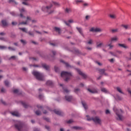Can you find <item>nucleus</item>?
Wrapping results in <instances>:
<instances>
[{
    "label": "nucleus",
    "mask_w": 131,
    "mask_h": 131,
    "mask_svg": "<svg viewBox=\"0 0 131 131\" xmlns=\"http://www.w3.org/2000/svg\"><path fill=\"white\" fill-rule=\"evenodd\" d=\"M9 50H10V51H15V48H13L12 47H8Z\"/></svg>",
    "instance_id": "8fccbe9b"
},
{
    "label": "nucleus",
    "mask_w": 131,
    "mask_h": 131,
    "mask_svg": "<svg viewBox=\"0 0 131 131\" xmlns=\"http://www.w3.org/2000/svg\"><path fill=\"white\" fill-rule=\"evenodd\" d=\"M29 21H31V18L29 16L27 17V21H22L19 24V25H26L27 23H29Z\"/></svg>",
    "instance_id": "6e6552de"
},
{
    "label": "nucleus",
    "mask_w": 131,
    "mask_h": 131,
    "mask_svg": "<svg viewBox=\"0 0 131 131\" xmlns=\"http://www.w3.org/2000/svg\"><path fill=\"white\" fill-rule=\"evenodd\" d=\"M54 112L55 113V114H57V115H60L61 116H63V113H62V112L60 111L54 110Z\"/></svg>",
    "instance_id": "ddd939ff"
},
{
    "label": "nucleus",
    "mask_w": 131,
    "mask_h": 131,
    "mask_svg": "<svg viewBox=\"0 0 131 131\" xmlns=\"http://www.w3.org/2000/svg\"><path fill=\"white\" fill-rule=\"evenodd\" d=\"M5 49H7V47L0 46V50H5Z\"/></svg>",
    "instance_id": "ea45409f"
},
{
    "label": "nucleus",
    "mask_w": 131,
    "mask_h": 131,
    "mask_svg": "<svg viewBox=\"0 0 131 131\" xmlns=\"http://www.w3.org/2000/svg\"><path fill=\"white\" fill-rule=\"evenodd\" d=\"M103 44L102 42L99 43V42H97L96 43V48H102V47H103Z\"/></svg>",
    "instance_id": "6ab92c4d"
},
{
    "label": "nucleus",
    "mask_w": 131,
    "mask_h": 131,
    "mask_svg": "<svg viewBox=\"0 0 131 131\" xmlns=\"http://www.w3.org/2000/svg\"><path fill=\"white\" fill-rule=\"evenodd\" d=\"M60 62H61L62 63H64V64H66L67 67H69V64L68 63L65 62L63 60H60Z\"/></svg>",
    "instance_id": "c9c22d12"
},
{
    "label": "nucleus",
    "mask_w": 131,
    "mask_h": 131,
    "mask_svg": "<svg viewBox=\"0 0 131 131\" xmlns=\"http://www.w3.org/2000/svg\"><path fill=\"white\" fill-rule=\"evenodd\" d=\"M122 27L124 28L125 29H128L129 26L128 25H122Z\"/></svg>",
    "instance_id": "473e14b6"
},
{
    "label": "nucleus",
    "mask_w": 131,
    "mask_h": 131,
    "mask_svg": "<svg viewBox=\"0 0 131 131\" xmlns=\"http://www.w3.org/2000/svg\"><path fill=\"white\" fill-rule=\"evenodd\" d=\"M112 32H113V33H114L115 32H117V29H113V30H112Z\"/></svg>",
    "instance_id": "3c124183"
},
{
    "label": "nucleus",
    "mask_w": 131,
    "mask_h": 131,
    "mask_svg": "<svg viewBox=\"0 0 131 131\" xmlns=\"http://www.w3.org/2000/svg\"><path fill=\"white\" fill-rule=\"evenodd\" d=\"M42 66L43 68H44L46 70H49L50 69V66H49L46 64H43L42 65Z\"/></svg>",
    "instance_id": "aec40b11"
},
{
    "label": "nucleus",
    "mask_w": 131,
    "mask_h": 131,
    "mask_svg": "<svg viewBox=\"0 0 131 131\" xmlns=\"http://www.w3.org/2000/svg\"><path fill=\"white\" fill-rule=\"evenodd\" d=\"M44 120H46V121H47V122H50V119L49 118H43Z\"/></svg>",
    "instance_id": "37998d69"
},
{
    "label": "nucleus",
    "mask_w": 131,
    "mask_h": 131,
    "mask_svg": "<svg viewBox=\"0 0 131 131\" xmlns=\"http://www.w3.org/2000/svg\"><path fill=\"white\" fill-rule=\"evenodd\" d=\"M12 59H16V56H11L10 58H9V60H11Z\"/></svg>",
    "instance_id": "6e6d98bb"
},
{
    "label": "nucleus",
    "mask_w": 131,
    "mask_h": 131,
    "mask_svg": "<svg viewBox=\"0 0 131 131\" xmlns=\"http://www.w3.org/2000/svg\"><path fill=\"white\" fill-rule=\"evenodd\" d=\"M88 92H90V93H91V94H98V89H93L91 90L90 89H88Z\"/></svg>",
    "instance_id": "9d476101"
},
{
    "label": "nucleus",
    "mask_w": 131,
    "mask_h": 131,
    "mask_svg": "<svg viewBox=\"0 0 131 131\" xmlns=\"http://www.w3.org/2000/svg\"><path fill=\"white\" fill-rule=\"evenodd\" d=\"M12 25H17V23L15 22V21H13L12 23Z\"/></svg>",
    "instance_id": "680f3d73"
},
{
    "label": "nucleus",
    "mask_w": 131,
    "mask_h": 131,
    "mask_svg": "<svg viewBox=\"0 0 131 131\" xmlns=\"http://www.w3.org/2000/svg\"><path fill=\"white\" fill-rule=\"evenodd\" d=\"M22 105L24 106L25 108H28V105L26 104L25 102H21Z\"/></svg>",
    "instance_id": "c756f323"
},
{
    "label": "nucleus",
    "mask_w": 131,
    "mask_h": 131,
    "mask_svg": "<svg viewBox=\"0 0 131 131\" xmlns=\"http://www.w3.org/2000/svg\"><path fill=\"white\" fill-rule=\"evenodd\" d=\"M87 43L88 45H92V43H93V40L90 39L88 42Z\"/></svg>",
    "instance_id": "a18cd8bd"
},
{
    "label": "nucleus",
    "mask_w": 131,
    "mask_h": 131,
    "mask_svg": "<svg viewBox=\"0 0 131 131\" xmlns=\"http://www.w3.org/2000/svg\"><path fill=\"white\" fill-rule=\"evenodd\" d=\"M43 98V96L42 95H39V99H42Z\"/></svg>",
    "instance_id": "69168bd1"
},
{
    "label": "nucleus",
    "mask_w": 131,
    "mask_h": 131,
    "mask_svg": "<svg viewBox=\"0 0 131 131\" xmlns=\"http://www.w3.org/2000/svg\"><path fill=\"white\" fill-rule=\"evenodd\" d=\"M27 33L30 35V36H34V33L31 31H29Z\"/></svg>",
    "instance_id": "2f4dec72"
},
{
    "label": "nucleus",
    "mask_w": 131,
    "mask_h": 131,
    "mask_svg": "<svg viewBox=\"0 0 131 131\" xmlns=\"http://www.w3.org/2000/svg\"><path fill=\"white\" fill-rule=\"evenodd\" d=\"M95 62L96 63V64H98L99 66H102V63H100L98 61H95Z\"/></svg>",
    "instance_id": "13d9d810"
},
{
    "label": "nucleus",
    "mask_w": 131,
    "mask_h": 131,
    "mask_svg": "<svg viewBox=\"0 0 131 131\" xmlns=\"http://www.w3.org/2000/svg\"><path fill=\"white\" fill-rule=\"evenodd\" d=\"M66 13H69L70 12V9L67 8L65 10Z\"/></svg>",
    "instance_id": "603ef678"
},
{
    "label": "nucleus",
    "mask_w": 131,
    "mask_h": 131,
    "mask_svg": "<svg viewBox=\"0 0 131 131\" xmlns=\"http://www.w3.org/2000/svg\"><path fill=\"white\" fill-rule=\"evenodd\" d=\"M4 82H5V84L6 86H9V85H10V83L7 80L5 81Z\"/></svg>",
    "instance_id": "72a5a7b5"
},
{
    "label": "nucleus",
    "mask_w": 131,
    "mask_h": 131,
    "mask_svg": "<svg viewBox=\"0 0 131 131\" xmlns=\"http://www.w3.org/2000/svg\"><path fill=\"white\" fill-rule=\"evenodd\" d=\"M1 103H2V104H3V105H7V103H6V102L4 101V100H1Z\"/></svg>",
    "instance_id": "864d4df0"
},
{
    "label": "nucleus",
    "mask_w": 131,
    "mask_h": 131,
    "mask_svg": "<svg viewBox=\"0 0 131 131\" xmlns=\"http://www.w3.org/2000/svg\"><path fill=\"white\" fill-rule=\"evenodd\" d=\"M114 61V59L112 58L110 60V62H111V63H113V62Z\"/></svg>",
    "instance_id": "0e129e2a"
},
{
    "label": "nucleus",
    "mask_w": 131,
    "mask_h": 131,
    "mask_svg": "<svg viewBox=\"0 0 131 131\" xmlns=\"http://www.w3.org/2000/svg\"><path fill=\"white\" fill-rule=\"evenodd\" d=\"M76 70H77L78 73H79V74L80 75L82 76V77H83V78H86V75H85L84 73H82V72H81L80 71V70L77 69Z\"/></svg>",
    "instance_id": "1a4fd4ad"
},
{
    "label": "nucleus",
    "mask_w": 131,
    "mask_h": 131,
    "mask_svg": "<svg viewBox=\"0 0 131 131\" xmlns=\"http://www.w3.org/2000/svg\"><path fill=\"white\" fill-rule=\"evenodd\" d=\"M19 12L20 13L19 16L21 17V18H23V13H25L26 12V10L24 8H22L21 10L19 9Z\"/></svg>",
    "instance_id": "4468645a"
},
{
    "label": "nucleus",
    "mask_w": 131,
    "mask_h": 131,
    "mask_svg": "<svg viewBox=\"0 0 131 131\" xmlns=\"http://www.w3.org/2000/svg\"><path fill=\"white\" fill-rule=\"evenodd\" d=\"M54 30L56 32H57L58 34H61V29H60V28L55 27H54Z\"/></svg>",
    "instance_id": "f3484780"
},
{
    "label": "nucleus",
    "mask_w": 131,
    "mask_h": 131,
    "mask_svg": "<svg viewBox=\"0 0 131 131\" xmlns=\"http://www.w3.org/2000/svg\"><path fill=\"white\" fill-rule=\"evenodd\" d=\"M53 7V5H51L50 6L47 7H43L42 8V11L43 12H46V13H48V14H52L53 13V10H51V8Z\"/></svg>",
    "instance_id": "423d86ee"
},
{
    "label": "nucleus",
    "mask_w": 131,
    "mask_h": 131,
    "mask_svg": "<svg viewBox=\"0 0 131 131\" xmlns=\"http://www.w3.org/2000/svg\"><path fill=\"white\" fill-rule=\"evenodd\" d=\"M117 91H118V92H119V93H120V94H123V92H122L121 89H120V88L119 87L117 88Z\"/></svg>",
    "instance_id": "c85d7f7f"
},
{
    "label": "nucleus",
    "mask_w": 131,
    "mask_h": 131,
    "mask_svg": "<svg viewBox=\"0 0 131 131\" xmlns=\"http://www.w3.org/2000/svg\"><path fill=\"white\" fill-rule=\"evenodd\" d=\"M79 91H80V90H79V89L76 88V89H75L74 92L76 93V94H77V93H78V92H79Z\"/></svg>",
    "instance_id": "58836bf2"
},
{
    "label": "nucleus",
    "mask_w": 131,
    "mask_h": 131,
    "mask_svg": "<svg viewBox=\"0 0 131 131\" xmlns=\"http://www.w3.org/2000/svg\"><path fill=\"white\" fill-rule=\"evenodd\" d=\"M32 74L36 77L37 80H39L40 81H42V80H45V76L42 73H39L37 71H34L32 72Z\"/></svg>",
    "instance_id": "f257e3e1"
},
{
    "label": "nucleus",
    "mask_w": 131,
    "mask_h": 131,
    "mask_svg": "<svg viewBox=\"0 0 131 131\" xmlns=\"http://www.w3.org/2000/svg\"><path fill=\"white\" fill-rule=\"evenodd\" d=\"M65 99L66 101H68V102H70L72 101V99H73V98L71 96L67 95L65 96Z\"/></svg>",
    "instance_id": "9b49d317"
},
{
    "label": "nucleus",
    "mask_w": 131,
    "mask_h": 131,
    "mask_svg": "<svg viewBox=\"0 0 131 131\" xmlns=\"http://www.w3.org/2000/svg\"><path fill=\"white\" fill-rule=\"evenodd\" d=\"M83 107H84V109H88V105L84 101L81 102Z\"/></svg>",
    "instance_id": "5701e85b"
},
{
    "label": "nucleus",
    "mask_w": 131,
    "mask_h": 131,
    "mask_svg": "<svg viewBox=\"0 0 131 131\" xmlns=\"http://www.w3.org/2000/svg\"><path fill=\"white\" fill-rule=\"evenodd\" d=\"M53 4L56 7H59V6H60V4L57 2H53Z\"/></svg>",
    "instance_id": "79ce46f5"
},
{
    "label": "nucleus",
    "mask_w": 131,
    "mask_h": 131,
    "mask_svg": "<svg viewBox=\"0 0 131 131\" xmlns=\"http://www.w3.org/2000/svg\"><path fill=\"white\" fill-rule=\"evenodd\" d=\"M14 127L18 131H22L24 129L23 123L20 121H17L14 125Z\"/></svg>",
    "instance_id": "39448f33"
},
{
    "label": "nucleus",
    "mask_w": 131,
    "mask_h": 131,
    "mask_svg": "<svg viewBox=\"0 0 131 131\" xmlns=\"http://www.w3.org/2000/svg\"><path fill=\"white\" fill-rule=\"evenodd\" d=\"M19 29L20 30H22V31L23 32H26V33H28V32H27V30H26V29L25 28H19Z\"/></svg>",
    "instance_id": "cd10ccee"
},
{
    "label": "nucleus",
    "mask_w": 131,
    "mask_h": 131,
    "mask_svg": "<svg viewBox=\"0 0 131 131\" xmlns=\"http://www.w3.org/2000/svg\"><path fill=\"white\" fill-rule=\"evenodd\" d=\"M13 93L14 94H18V95H21V93L19 92V90L18 89H15L13 90Z\"/></svg>",
    "instance_id": "b1692460"
},
{
    "label": "nucleus",
    "mask_w": 131,
    "mask_h": 131,
    "mask_svg": "<svg viewBox=\"0 0 131 131\" xmlns=\"http://www.w3.org/2000/svg\"><path fill=\"white\" fill-rule=\"evenodd\" d=\"M119 47H120V48H123L124 49H126L127 48V46H125L124 44H118Z\"/></svg>",
    "instance_id": "393cba45"
},
{
    "label": "nucleus",
    "mask_w": 131,
    "mask_h": 131,
    "mask_svg": "<svg viewBox=\"0 0 131 131\" xmlns=\"http://www.w3.org/2000/svg\"><path fill=\"white\" fill-rule=\"evenodd\" d=\"M106 114H110V111L108 110H106L105 111Z\"/></svg>",
    "instance_id": "4d7b16f0"
},
{
    "label": "nucleus",
    "mask_w": 131,
    "mask_h": 131,
    "mask_svg": "<svg viewBox=\"0 0 131 131\" xmlns=\"http://www.w3.org/2000/svg\"><path fill=\"white\" fill-rule=\"evenodd\" d=\"M101 92H102L103 93H105V94H107L108 93V90H107V89H106L105 88H101Z\"/></svg>",
    "instance_id": "bb28decb"
},
{
    "label": "nucleus",
    "mask_w": 131,
    "mask_h": 131,
    "mask_svg": "<svg viewBox=\"0 0 131 131\" xmlns=\"http://www.w3.org/2000/svg\"><path fill=\"white\" fill-rule=\"evenodd\" d=\"M114 111L116 112V114L118 118L117 119L119 120H123V116H122V113L123 112L122 110H116L115 108H114Z\"/></svg>",
    "instance_id": "7ed1b4c3"
},
{
    "label": "nucleus",
    "mask_w": 131,
    "mask_h": 131,
    "mask_svg": "<svg viewBox=\"0 0 131 131\" xmlns=\"http://www.w3.org/2000/svg\"><path fill=\"white\" fill-rule=\"evenodd\" d=\"M2 24L3 26L5 27V26H8V23H7V21L5 20H2Z\"/></svg>",
    "instance_id": "412c9836"
},
{
    "label": "nucleus",
    "mask_w": 131,
    "mask_h": 131,
    "mask_svg": "<svg viewBox=\"0 0 131 131\" xmlns=\"http://www.w3.org/2000/svg\"><path fill=\"white\" fill-rule=\"evenodd\" d=\"M116 99H117V100H119L122 99V98H121V97H120V96H118V95H117V96H116Z\"/></svg>",
    "instance_id": "49530a36"
},
{
    "label": "nucleus",
    "mask_w": 131,
    "mask_h": 131,
    "mask_svg": "<svg viewBox=\"0 0 131 131\" xmlns=\"http://www.w3.org/2000/svg\"><path fill=\"white\" fill-rule=\"evenodd\" d=\"M100 74H104V75H107V74L105 73V70L104 69H100L99 70Z\"/></svg>",
    "instance_id": "4be33fe9"
},
{
    "label": "nucleus",
    "mask_w": 131,
    "mask_h": 131,
    "mask_svg": "<svg viewBox=\"0 0 131 131\" xmlns=\"http://www.w3.org/2000/svg\"><path fill=\"white\" fill-rule=\"evenodd\" d=\"M85 19H86V20H89V19H90V16H89V15L86 16Z\"/></svg>",
    "instance_id": "e2e57ef3"
},
{
    "label": "nucleus",
    "mask_w": 131,
    "mask_h": 131,
    "mask_svg": "<svg viewBox=\"0 0 131 131\" xmlns=\"http://www.w3.org/2000/svg\"><path fill=\"white\" fill-rule=\"evenodd\" d=\"M87 117V120L89 121H90L91 120H93L95 123H98V124H101V123L102 122V120L99 117H95L92 118H90L89 116H86Z\"/></svg>",
    "instance_id": "20e7f679"
},
{
    "label": "nucleus",
    "mask_w": 131,
    "mask_h": 131,
    "mask_svg": "<svg viewBox=\"0 0 131 131\" xmlns=\"http://www.w3.org/2000/svg\"><path fill=\"white\" fill-rule=\"evenodd\" d=\"M73 128L74 129H75L76 130H78V129H80V127H79L78 126H74V127H73Z\"/></svg>",
    "instance_id": "4c0bfd02"
},
{
    "label": "nucleus",
    "mask_w": 131,
    "mask_h": 131,
    "mask_svg": "<svg viewBox=\"0 0 131 131\" xmlns=\"http://www.w3.org/2000/svg\"><path fill=\"white\" fill-rule=\"evenodd\" d=\"M35 113L36 115H40V114H41V113H40V111H36Z\"/></svg>",
    "instance_id": "e433bc0d"
},
{
    "label": "nucleus",
    "mask_w": 131,
    "mask_h": 131,
    "mask_svg": "<svg viewBox=\"0 0 131 131\" xmlns=\"http://www.w3.org/2000/svg\"><path fill=\"white\" fill-rule=\"evenodd\" d=\"M47 85H53V82L51 80H48L46 82Z\"/></svg>",
    "instance_id": "a878e982"
},
{
    "label": "nucleus",
    "mask_w": 131,
    "mask_h": 131,
    "mask_svg": "<svg viewBox=\"0 0 131 131\" xmlns=\"http://www.w3.org/2000/svg\"><path fill=\"white\" fill-rule=\"evenodd\" d=\"M65 24L67 25V26H70V23H73V20L72 19H70L68 20V21H64Z\"/></svg>",
    "instance_id": "a211bd4d"
},
{
    "label": "nucleus",
    "mask_w": 131,
    "mask_h": 131,
    "mask_svg": "<svg viewBox=\"0 0 131 131\" xmlns=\"http://www.w3.org/2000/svg\"><path fill=\"white\" fill-rule=\"evenodd\" d=\"M61 77H65V81H68L70 79V77L72 76V74L70 72L63 71L61 72Z\"/></svg>",
    "instance_id": "f03ea898"
},
{
    "label": "nucleus",
    "mask_w": 131,
    "mask_h": 131,
    "mask_svg": "<svg viewBox=\"0 0 131 131\" xmlns=\"http://www.w3.org/2000/svg\"><path fill=\"white\" fill-rule=\"evenodd\" d=\"M90 31L91 32H102L103 30L100 28H92L90 29Z\"/></svg>",
    "instance_id": "0eeeda50"
},
{
    "label": "nucleus",
    "mask_w": 131,
    "mask_h": 131,
    "mask_svg": "<svg viewBox=\"0 0 131 131\" xmlns=\"http://www.w3.org/2000/svg\"><path fill=\"white\" fill-rule=\"evenodd\" d=\"M62 89L63 90L64 93H66V94H68V93H69L70 91L67 89H65L64 87H63Z\"/></svg>",
    "instance_id": "7c9ffc66"
},
{
    "label": "nucleus",
    "mask_w": 131,
    "mask_h": 131,
    "mask_svg": "<svg viewBox=\"0 0 131 131\" xmlns=\"http://www.w3.org/2000/svg\"><path fill=\"white\" fill-rule=\"evenodd\" d=\"M34 131H39V129H38L37 128H35L34 129Z\"/></svg>",
    "instance_id": "774afa93"
},
{
    "label": "nucleus",
    "mask_w": 131,
    "mask_h": 131,
    "mask_svg": "<svg viewBox=\"0 0 131 131\" xmlns=\"http://www.w3.org/2000/svg\"><path fill=\"white\" fill-rule=\"evenodd\" d=\"M20 41H21V43H23L24 45H26V41L21 39V40H20Z\"/></svg>",
    "instance_id": "de8ad7c7"
},
{
    "label": "nucleus",
    "mask_w": 131,
    "mask_h": 131,
    "mask_svg": "<svg viewBox=\"0 0 131 131\" xmlns=\"http://www.w3.org/2000/svg\"><path fill=\"white\" fill-rule=\"evenodd\" d=\"M108 47H110V49H112L114 47V46L112 45V43L110 42V44L107 45Z\"/></svg>",
    "instance_id": "f704fd0d"
},
{
    "label": "nucleus",
    "mask_w": 131,
    "mask_h": 131,
    "mask_svg": "<svg viewBox=\"0 0 131 131\" xmlns=\"http://www.w3.org/2000/svg\"><path fill=\"white\" fill-rule=\"evenodd\" d=\"M110 17L112 18V19H114L116 18L115 15L114 14H110Z\"/></svg>",
    "instance_id": "a19ab883"
},
{
    "label": "nucleus",
    "mask_w": 131,
    "mask_h": 131,
    "mask_svg": "<svg viewBox=\"0 0 131 131\" xmlns=\"http://www.w3.org/2000/svg\"><path fill=\"white\" fill-rule=\"evenodd\" d=\"M10 14H11L12 16H16V14H15V12H11Z\"/></svg>",
    "instance_id": "bf43d9fd"
},
{
    "label": "nucleus",
    "mask_w": 131,
    "mask_h": 131,
    "mask_svg": "<svg viewBox=\"0 0 131 131\" xmlns=\"http://www.w3.org/2000/svg\"><path fill=\"white\" fill-rule=\"evenodd\" d=\"M11 114L12 115H13V116H16V117L20 116V114L19 113H18V112H11Z\"/></svg>",
    "instance_id": "dca6fc26"
},
{
    "label": "nucleus",
    "mask_w": 131,
    "mask_h": 131,
    "mask_svg": "<svg viewBox=\"0 0 131 131\" xmlns=\"http://www.w3.org/2000/svg\"><path fill=\"white\" fill-rule=\"evenodd\" d=\"M76 28H77L78 31L81 34V35L82 36H83V37H84V35H83V33L82 32V29H81V28H78V27H77Z\"/></svg>",
    "instance_id": "2eb2a0df"
},
{
    "label": "nucleus",
    "mask_w": 131,
    "mask_h": 131,
    "mask_svg": "<svg viewBox=\"0 0 131 131\" xmlns=\"http://www.w3.org/2000/svg\"><path fill=\"white\" fill-rule=\"evenodd\" d=\"M75 54H79V50H75Z\"/></svg>",
    "instance_id": "5fc2aeb1"
},
{
    "label": "nucleus",
    "mask_w": 131,
    "mask_h": 131,
    "mask_svg": "<svg viewBox=\"0 0 131 131\" xmlns=\"http://www.w3.org/2000/svg\"><path fill=\"white\" fill-rule=\"evenodd\" d=\"M72 122H73V120L72 119H70L67 121V123H72Z\"/></svg>",
    "instance_id": "09e8293b"
},
{
    "label": "nucleus",
    "mask_w": 131,
    "mask_h": 131,
    "mask_svg": "<svg viewBox=\"0 0 131 131\" xmlns=\"http://www.w3.org/2000/svg\"><path fill=\"white\" fill-rule=\"evenodd\" d=\"M75 2L76 4H78V3H81L82 1L79 0H76Z\"/></svg>",
    "instance_id": "052dcab7"
},
{
    "label": "nucleus",
    "mask_w": 131,
    "mask_h": 131,
    "mask_svg": "<svg viewBox=\"0 0 131 131\" xmlns=\"http://www.w3.org/2000/svg\"><path fill=\"white\" fill-rule=\"evenodd\" d=\"M54 70H55V72H58V71H59V68H58L57 67H55Z\"/></svg>",
    "instance_id": "c03bdc74"
},
{
    "label": "nucleus",
    "mask_w": 131,
    "mask_h": 131,
    "mask_svg": "<svg viewBox=\"0 0 131 131\" xmlns=\"http://www.w3.org/2000/svg\"><path fill=\"white\" fill-rule=\"evenodd\" d=\"M5 34H6L4 32L0 33V35H5Z\"/></svg>",
    "instance_id": "338daca9"
},
{
    "label": "nucleus",
    "mask_w": 131,
    "mask_h": 131,
    "mask_svg": "<svg viewBox=\"0 0 131 131\" xmlns=\"http://www.w3.org/2000/svg\"><path fill=\"white\" fill-rule=\"evenodd\" d=\"M117 40H118V37H117V36H115L111 38V40L109 41V42H111V43H112L113 41H117Z\"/></svg>",
    "instance_id": "f8f14e48"
}]
</instances>
